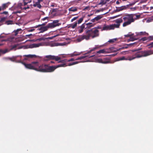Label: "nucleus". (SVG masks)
Returning a JSON list of instances; mask_svg holds the SVG:
<instances>
[{"label":"nucleus","mask_w":153,"mask_h":153,"mask_svg":"<svg viewBox=\"0 0 153 153\" xmlns=\"http://www.w3.org/2000/svg\"><path fill=\"white\" fill-rule=\"evenodd\" d=\"M98 28H100L99 27L86 30L85 31V34L79 36L77 39L78 41L80 42L84 39L88 40L90 39V37L93 39L98 37L99 36V31L97 30Z\"/></svg>","instance_id":"f257e3e1"},{"label":"nucleus","mask_w":153,"mask_h":153,"mask_svg":"<svg viewBox=\"0 0 153 153\" xmlns=\"http://www.w3.org/2000/svg\"><path fill=\"white\" fill-rule=\"evenodd\" d=\"M98 48V47L96 46L94 48H93L90 50V51H88L87 53L83 55V56H81L79 57H78L76 59H74V58H71L68 60H67L66 59H64L62 60H60L58 62V63H65L67 62H69L70 61H74L75 60H81L82 59H83L87 57V58H90L94 56V55H92L91 56H88L86 55L87 54H88L91 53L92 51H94L96 49Z\"/></svg>","instance_id":"f03ea898"},{"label":"nucleus","mask_w":153,"mask_h":153,"mask_svg":"<svg viewBox=\"0 0 153 153\" xmlns=\"http://www.w3.org/2000/svg\"><path fill=\"white\" fill-rule=\"evenodd\" d=\"M36 68V71L43 73L53 72L52 66H49L48 65L44 64L39 65L38 62Z\"/></svg>","instance_id":"7ed1b4c3"},{"label":"nucleus","mask_w":153,"mask_h":153,"mask_svg":"<svg viewBox=\"0 0 153 153\" xmlns=\"http://www.w3.org/2000/svg\"><path fill=\"white\" fill-rule=\"evenodd\" d=\"M134 15V14H127L123 16V19L125 22L123 24V27H125L129 25L134 21V19L133 18Z\"/></svg>","instance_id":"20e7f679"},{"label":"nucleus","mask_w":153,"mask_h":153,"mask_svg":"<svg viewBox=\"0 0 153 153\" xmlns=\"http://www.w3.org/2000/svg\"><path fill=\"white\" fill-rule=\"evenodd\" d=\"M153 54V50L138 51L135 53L134 56L135 58L146 56Z\"/></svg>","instance_id":"39448f33"},{"label":"nucleus","mask_w":153,"mask_h":153,"mask_svg":"<svg viewBox=\"0 0 153 153\" xmlns=\"http://www.w3.org/2000/svg\"><path fill=\"white\" fill-rule=\"evenodd\" d=\"M19 62L23 64L25 67L28 69L36 70V68L38 66V61H34L31 62L30 63L27 64L22 61L20 60L18 62Z\"/></svg>","instance_id":"423d86ee"},{"label":"nucleus","mask_w":153,"mask_h":153,"mask_svg":"<svg viewBox=\"0 0 153 153\" xmlns=\"http://www.w3.org/2000/svg\"><path fill=\"white\" fill-rule=\"evenodd\" d=\"M61 59V57L54 55H47L44 57V60L45 61H47L51 60H55L56 61H59Z\"/></svg>","instance_id":"0eeeda50"},{"label":"nucleus","mask_w":153,"mask_h":153,"mask_svg":"<svg viewBox=\"0 0 153 153\" xmlns=\"http://www.w3.org/2000/svg\"><path fill=\"white\" fill-rule=\"evenodd\" d=\"M119 25L112 24L109 25H104L102 29L103 30H114L115 28H119Z\"/></svg>","instance_id":"6e6552de"},{"label":"nucleus","mask_w":153,"mask_h":153,"mask_svg":"<svg viewBox=\"0 0 153 153\" xmlns=\"http://www.w3.org/2000/svg\"><path fill=\"white\" fill-rule=\"evenodd\" d=\"M131 6V4H129L120 7H116V9L115 10L116 12H118L120 11L125 10L129 6Z\"/></svg>","instance_id":"1a4fd4ad"},{"label":"nucleus","mask_w":153,"mask_h":153,"mask_svg":"<svg viewBox=\"0 0 153 153\" xmlns=\"http://www.w3.org/2000/svg\"><path fill=\"white\" fill-rule=\"evenodd\" d=\"M23 57H25L23 59V61H25L28 60V58H37L39 57V56H36L35 55L29 54L27 55H24Z\"/></svg>","instance_id":"9d476101"},{"label":"nucleus","mask_w":153,"mask_h":153,"mask_svg":"<svg viewBox=\"0 0 153 153\" xmlns=\"http://www.w3.org/2000/svg\"><path fill=\"white\" fill-rule=\"evenodd\" d=\"M97 61L103 64H107L110 63V60L107 58H104L103 59H97Z\"/></svg>","instance_id":"9b49d317"},{"label":"nucleus","mask_w":153,"mask_h":153,"mask_svg":"<svg viewBox=\"0 0 153 153\" xmlns=\"http://www.w3.org/2000/svg\"><path fill=\"white\" fill-rule=\"evenodd\" d=\"M43 1V0H37V1L35 2L33 5L34 7H37L39 9L42 8V6L40 3Z\"/></svg>","instance_id":"f8f14e48"},{"label":"nucleus","mask_w":153,"mask_h":153,"mask_svg":"<svg viewBox=\"0 0 153 153\" xmlns=\"http://www.w3.org/2000/svg\"><path fill=\"white\" fill-rule=\"evenodd\" d=\"M63 63L61 64H60L56 66H52L53 72V71L56 68L60 67H65L67 66L66 65V64L64 63Z\"/></svg>","instance_id":"ddd939ff"},{"label":"nucleus","mask_w":153,"mask_h":153,"mask_svg":"<svg viewBox=\"0 0 153 153\" xmlns=\"http://www.w3.org/2000/svg\"><path fill=\"white\" fill-rule=\"evenodd\" d=\"M85 24L83 23L80 26L78 27V31L79 33H80L83 31L84 29L85 28Z\"/></svg>","instance_id":"4468645a"},{"label":"nucleus","mask_w":153,"mask_h":153,"mask_svg":"<svg viewBox=\"0 0 153 153\" xmlns=\"http://www.w3.org/2000/svg\"><path fill=\"white\" fill-rule=\"evenodd\" d=\"M38 30H40V32L39 33H42L43 32L47 31L48 30V28L47 27V26H46L44 27H41L39 28L38 29Z\"/></svg>","instance_id":"2eb2a0df"},{"label":"nucleus","mask_w":153,"mask_h":153,"mask_svg":"<svg viewBox=\"0 0 153 153\" xmlns=\"http://www.w3.org/2000/svg\"><path fill=\"white\" fill-rule=\"evenodd\" d=\"M81 53V52H77L75 51L73 53L69 54L70 57H72L75 56H77L80 55Z\"/></svg>","instance_id":"dca6fc26"},{"label":"nucleus","mask_w":153,"mask_h":153,"mask_svg":"<svg viewBox=\"0 0 153 153\" xmlns=\"http://www.w3.org/2000/svg\"><path fill=\"white\" fill-rule=\"evenodd\" d=\"M114 21L115 22L117 23L116 25H119V27L120 25V23L122 22H123V19L121 18L117 19L114 20Z\"/></svg>","instance_id":"f3484780"},{"label":"nucleus","mask_w":153,"mask_h":153,"mask_svg":"<svg viewBox=\"0 0 153 153\" xmlns=\"http://www.w3.org/2000/svg\"><path fill=\"white\" fill-rule=\"evenodd\" d=\"M47 26L48 29L49 28H53L56 27V25H54L53 22L48 24Z\"/></svg>","instance_id":"a211bd4d"},{"label":"nucleus","mask_w":153,"mask_h":153,"mask_svg":"<svg viewBox=\"0 0 153 153\" xmlns=\"http://www.w3.org/2000/svg\"><path fill=\"white\" fill-rule=\"evenodd\" d=\"M77 22H75L74 24H71L68 27V28H74L77 25Z\"/></svg>","instance_id":"6ab92c4d"},{"label":"nucleus","mask_w":153,"mask_h":153,"mask_svg":"<svg viewBox=\"0 0 153 153\" xmlns=\"http://www.w3.org/2000/svg\"><path fill=\"white\" fill-rule=\"evenodd\" d=\"M8 7V4L7 3L3 4L1 7V10H4Z\"/></svg>","instance_id":"aec40b11"},{"label":"nucleus","mask_w":153,"mask_h":153,"mask_svg":"<svg viewBox=\"0 0 153 153\" xmlns=\"http://www.w3.org/2000/svg\"><path fill=\"white\" fill-rule=\"evenodd\" d=\"M22 30L21 28L18 29L16 30H14L13 32L15 33V35L16 36L18 33H21Z\"/></svg>","instance_id":"412c9836"},{"label":"nucleus","mask_w":153,"mask_h":153,"mask_svg":"<svg viewBox=\"0 0 153 153\" xmlns=\"http://www.w3.org/2000/svg\"><path fill=\"white\" fill-rule=\"evenodd\" d=\"M18 56H16L15 57H13L12 58L9 57V59L12 61H13V62L15 61L17 58V57ZM19 56L20 57V58L21 59L20 60H22V56Z\"/></svg>","instance_id":"4be33fe9"},{"label":"nucleus","mask_w":153,"mask_h":153,"mask_svg":"<svg viewBox=\"0 0 153 153\" xmlns=\"http://www.w3.org/2000/svg\"><path fill=\"white\" fill-rule=\"evenodd\" d=\"M97 53H107V52L105 51V50L104 49H102L99 50V51L97 52Z\"/></svg>","instance_id":"5701e85b"},{"label":"nucleus","mask_w":153,"mask_h":153,"mask_svg":"<svg viewBox=\"0 0 153 153\" xmlns=\"http://www.w3.org/2000/svg\"><path fill=\"white\" fill-rule=\"evenodd\" d=\"M59 22V20H56L53 21V23L54 24V25H56V27L58 26L61 24L60 23H58Z\"/></svg>","instance_id":"b1692460"},{"label":"nucleus","mask_w":153,"mask_h":153,"mask_svg":"<svg viewBox=\"0 0 153 153\" xmlns=\"http://www.w3.org/2000/svg\"><path fill=\"white\" fill-rule=\"evenodd\" d=\"M138 35L139 36L146 35L148 36L149 34L148 33H147L146 32H141L138 33Z\"/></svg>","instance_id":"393cba45"},{"label":"nucleus","mask_w":153,"mask_h":153,"mask_svg":"<svg viewBox=\"0 0 153 153\" xmlns=\"http://www.w3.org/2000/svg\"><path fill=\"white\" fill-rule=\"evenodd\" d=\"M85 23V25H86L88 26V27H87L86 28H89L91 27H93L94 25V24H93L92 23L90 22L88 23Z\"/></svg>","instance_id":"a878e982"},{"label":"nucleus","mask_w":153,"mask_h":153,"mask_svg":"<svg viewBox=\"0 0 153 153\" xmlns=\"http://www.w3.org/2000/svg\"><path fill=\"white\" fill-rule=\"evenodd\" d=\"M102 17V15H99L97 16L96 17H95V19H96V21H97Z\"/></svg>","instance_id":"bb28decb"},{"label":"nucleus","mask_w":153,"mask_h":153,"mask_svg":"<svg viewBox=\"0 0 153 153\" xmlns=\"http://www.w3.org/2000/svg\"><path fill=\"white\" fill-rule=\"evenodd\" d=\"M77 9L76 7H71L69 9L70 11L75 12L77 11Z\"/></svg>","instance_id":"cd10ccee"},{"label":"nucleus","mask_w":153,"mask_h":153,"mask_svg":"<svg viewBox=\"0 0 153 153\" xmlns=\"http://www.w3.org/2000/svg\"><path fill=\"white\" fill-rule=\"evenodd\" d=\"M134 33H131V32H129L128 33L127 35H124L125 37H131L134 35Z\"/></svg>","instance_id":"c85d7f7f"},{"label":"nucleus","mask_w":153,"mask_h":153,"mask_svg":"<svg viewBox=\"0 0 153 153\" xmlns=\"http://www.w3.org/2000/svg\"><path fill=\"white\" fill-rule=\"evenodd\" d=\"M79 62V61H76L75 62H72V63H69L68 65V66H71V65H74L75 64H78Z\"/></svg>","instance_id":"c756f323"},{"label":"nucleus","mask_w":153,"mask_h":153,"mask_svg":"<svg viewBox=\"0 0 153 153\" xmlns=\"http://www.w3.org/2000/svg\"><path fill=\"white\" fill-rule=\"evenodd\" d=\"M137 39L134 38V37H131L130 38V39L128 40V42L130 41H133L134 40H136Z\"/></svg>","instance_id":"7c9ffc66"},{"label":"nucleus","mask_w":153,"mask_h":153,"mask_svg":"<svg viewBox=\"0 0 153 153\" xmlns=\"http://www.w3.org/2000/svg\"><path fill=\"white\" fill-rule=\"evenodd\" d=\"M13 22L11 20H8L6 22L5 24L7 25L12 24Z\"/></svg>","instance_id":"2f4dec72"},{"label":"nucleus","mask_w":153,"mask_h":153,"mask_svg":"<svg viewBox=\"0 0 153 153\" xmlns=\"http://www.w3.org/2000/svg\"><path fill=\"white\" fill-rule=\"evenodd\" d=\"M147 46L149 48H152L153 47V42L148 45Z\"/></svg>","instance_id":"473e14b6"},{"label":"nucleus","mask_w":153,"mask_h":153,"mask_svg":"<svg viewBox=\"0 0 153 153\" xmlns=\"http://www.w3.org/2000/svg\"><path fill=\"white\" fill-rule=\"evenodd\" d=\"M128 59H126L124 56H122L121 57H120L118 58V59L117 60V61L122 60H127Z\"/></svg>","instance_id":"72a5a7b5"},{"label":"nucleus","mask_w":153,"mask_h":153,"mask_svg":"<svg viewBox=\"0 0 153 153\" xmlns=\"http://www.w3.org/2000/svg\"><path fill=\"white\" fill-rule=\"evenodd\" d=\"M46 25V24L45 23H43L42 25H36V26H35L34 27H32L33 28H37V27H40L42 25V26H45Z\"/></svg>","instance_id":"f704fd0d"},{"label":"nucleus","mask_w":153,"mask_h":153,"mask_svg":"<svg viewBox=\"0 0 153 153\" xmlns=\"http://www.w3.org/2000/svg\"><path fill=\"white\" fill-rule=\"evenodd\" d=\"M30 47L31 48L38 47L39 46L38 44H33L30 45Z\"/></svg>","instance_id":"c9c22d12"},{"label":"nucleus","mask_w":153,"mask_h":153,"mask_svg":"<svg viewBox=\"0 0 153 153\" xmlns=\"http://www.w3.org/2000/svg\"><path fill=\"white\" fill-rule=\"evenodd\" d=\"M65 43H57L56 44V46H63L65 45Z\"/></svg>","instance_id":"e433bc0d"},{"label":"nucleus","mask_w":153,"mask_h":153,"mask_svg":"<svg viewBox=\"0 0 153 153\" xmlns=\"http://www.w3.org/2000/svg\"><path fill=\"white\" fill-rule=\"evenodd\" d=\"M140 41H148V37H144L140 39Z\"/></svg>","instance_id":"4c0bfd02"},{"label":"nucleus","mask_w":153,"mask_h":153,"mask_svg":"<svg viewBox=\"0 0 153 153\" xmlns=\"http://www.w3.org/2000/svg\"><path fill=\"white\" fill-rule=\"evenodd\" d=\"M148 41L153 40V36H150L148 37Z\"/></svg>","instance_id":"58836bf2"},{"label":"nucleus","mask_w":153,"mask_h":153,"mask_svg":"<svg viewBox=\"0 0 153 153\" xmlns=\"http://www.w3.org/2000/svg\"><path fill=\"white\" fill-rule=\"evenodd\" d=\"M116 40H117L116 39H110L108 41V42L109 43H113Z\"/></svg>","instance_id":"ea45409f"},{"label":"nucleus","mask_w":153,"mask_h":153,"mask_svg":"<svg viewBox=\"0 0 153 153\" xmlns=\"http://www.w3.org/2000/svg\"><path fill=\"white\" fill-rule=\"evenodd\" d=\"M83 17H82L81 18L79 19L78 21V23L79 24L82 22L83 19Z\"/></svg>","instance_id":"a19ab883"},{"label":"nucleus","mask_w":153,"mask_h":153,"mask_svg":"<svg viewBox=\"0 0 153 153\" xmlns=\"http://www.w3.org/2000/svg\"><path fill=\"white\" fill-rule=\"evenodd\" d=\"M134 59H135V57H134V56H133L132 57H128L127 59H128V60L131 61Z\"/></svg>","instance_id":"79ce46f5"},{"label":"nucleus","mask_w":153,"mask_h":153,"mask_svg":"<svg viewBox=\"0 0 153 153\" xmlns=\"http://www.w3.org/2000/svg\"><path fill=\"white\" fill-rule=\"evenodd\" d=\"M7 18L6 17H3L1 18V20H0V22H3L5 21Z\"/></svg>","instance_id":"37998d69"},{"label":"nucleus","mask_w":153,"mask_h":153,"mask_svg":"<svg viewBox=\"0 0 153 153\" xmlns=\"http://www.w3.org/2000/svg\"><path fill=\"white\" fill-rule=\"evenodd\" d=\"M134 14L135 15H134V16H135L136 17V19H139L140 18V15H136V14Z\"/></svg>","instance_id":"c03bdc74"},{"label":"nucleus","mask_w":153,"mask_h":153,"mask_svg":"<svg viewBox=\"0 0 153 153\" xmlns=\"http://www.w3.org/2000/svg\"><path fill=\"white\" fill-rule=\"evenodd\" d=\"M141 48H139L138 49H133V50H131V51L133 52L137 51H139L140 50H141Z\"/></svg>","instance_id":"a18cd8bd"},{"label":"nucleus","mask_w":153,"mask_h":153,"mask_svg":"<svg viewBox=\"0 0 153 153\" xmlns=\"http://www.w3.org/2000/svg\"><path fill=\"white\" fill-rule=\"evenodd\" d=\"M78 16H76V17H74L71 20V22H72L73 21L76 20V19L78 18Z\"/></svg>","instance_id":"49530a36"},{"label":"nucleus","mask_w":153,"mask_h":153,"mask_svg":"<svg viewBox=\"0 0 153 153\" xmlns=\"http://www.w3.org/2000/svg\"><path fill=\"white\" fill-rule=\"evenodd\" d=\"M118 51V49L115 48L113 50H111V51L114 52H115Z\"/></svg>","instance_id":"de8ad7c7"},{"label":"nucleus","mask_w":153,"mask_h":153,"mask_svg":"<svg viewBox=\"0 0 153 153\" xmlns=\"http://www.w3.org/2000/svg\"><path fill=\"white\" fill-rule=\"evenodd\" d=\"M130 9L131 11H133L135 10H136V8L135 7H131L130 8Z\"/></svg>","instance_id":"09e8293b"},{"label":"nucleus","mask_w":153,"mask_h":153,"mask_svg":"<svg viewBox=\"0 0 153 153\" xmlns=\"http://www.w3.org/2000/svg\"><path fill=\"white\" fill-rule=\"evenodd\" d=\"M136 44V42H134V43H131V44H127V46H132L133 45H134V44Z\"/></svg>","instance_id":"8fccbe9b"},{"label":"nucleus","mask_w":153,"mask_h":153,"mask_svg":"<svg viewBox=\"0 0 153 153\" xmlns=\"http://www.w3.org/2000/svg\"><path fill=\"white\" fill-rule=\"evenodd\" d=\"M35 30V29H28V31L29 32H32Z\"/></svg>","instance_id":"3c124183"},{"label":"nucleus","mask_w":153,"mask_h":153,"mask_svg":"<svg viewBox=\"0 0 153 153\" xmlns=\"http://www.w3.org/2000/svg\"><path fill=\"white\" fill-rule=\"evenodd\" d=\"M128 48V46L127 45V46L122 47V48H120V49H127Z\"/></svg>","instance_id":"603ef678"},{"label":"nucleus","mask_w":153,"mask_h":153,"mask_svg":"<svg viewBox=\"0 0 153 153\" xmlns=\"http://www.w3.org/2000/svg\"><path fill=\"white\" fill-rule=\"evenodd\" d=\"M1 14H4L5 15L8 14V12L7 11H4L2 13H1Z\"/></svg>","instance_id":"864d4df0"},{"label":"nucleus","mask_w":153,"mask_h":153,"mask_svg":"<svg viewBox=\"0 0 153 153\" xmlns=\"http://www.w3.org/2000/svg\"><path fill=\"white\" fill-rule=\"evenodd\" d=\"M91 21L93 22H95L96 21V19H95V18H94V19H91Z\"/></svg>","instance_id":"5fc2aeb1"},{"label":"nucleus","mask_w":153,"mask_h":153,"mask_svg":"<svg viewBox=\"0 0 153 153\" xmlns=\"http://www.w3.org/2000/svg\"><path fill=\"white\" fill-rule=\"evenodd\" d=\"M32 36V34H28V35H26V37H27L28 38H30V36Z\"/></svg>","instance_id":"6e6d98bb"},{"label":"nucleus","mask_w":153,"mask_h":153,"mask_svg":"<svg viewBox=\"0 0 153 153\" xmlns=\"http://www.w3.org/2000/svg\"><path fill=\"white\" fill-rule=\"evenodd\" d=\"M111 50H111H113L114 49H115L114 47H111L110 48H109Z\"/></svg>","instance_id":"4d7b16f0"},{"label":"nucleus","mask_w":153,"mask_h":153,"mask_svg":"<svg viewBox=\"0 0 153 153\" xmlns=\"http://www.w3.org/2000/svg\"><path fill=\"white\" fill-rule=\"evenodd\" d=\"M4 59L6 60H9V57H4Z\"/></svg>","instance_id":"13d9d810"},{"label":"nucleus","mask_w":153,"mask_h":153,"mask_svg":"<svg viewBox=\"0 0 153 153\" xmlns=\"http://www.w3.org/2000/svg\"><path fill=\"white\" fill-rule=\"evenodd\" d=\"M124 52L125 53L124 54H126L128 53V51H124Z\"/></svg>","instance_id":"bf43d9fd"},{"label":"nucleus","mask_w":153,"mask_h":153,"mask_svg":"<svg viewBox=\"0 0 153 153\" xmlns=\"http://www.w3.org/2000/svg\"><path fill=\"white\" fill-rule=\"evenodd\" d=\"M16 47H17V46L16 45H14L13 46L12 48H15Z\"/></svg>","instance_id":"052dcab7"},{"label":"nucleus","mask_w":153,"mask_h":153,"mask_svg":"<svg viewBox=\"0 0 153 153\" xmlns=\"http://www.w3.org/2000/svg\"><path fill=\"white\" fill-rule=\"evenodd\" d=\"M48 17H45V18H43L42 19V20H45L46 19H48Z\"/></svg>","instance_id":"680f3d73"},{"label":"nucleus","mask_w":153,"mask_h":153,"mask_svg":"<svg viewBox=\"0 0 153 153\" xmlns=\"http://www.w3.org/2000/svg\"><path fill=\"white\" fill-rule=\"evenodd\" d=\"M29 7L28 6L27 7H25L23 8V9H24L25 10H26V9H29Z\"/></svg>","instance_id":"e2e57ef3"},{"label":"nucleus","mask_w":153,"mask_h":153,"mask_svg":"<svg viewBox=\"0 0 153 153\" xmlns=\"http://www.w3.org/2000/svg\"><path fill=\"white\" fill-rule=\"evenodd\" d=\"M28 2H24V6H25L27 4Z\"/></svg>","instance_id":"0e129e2a"},{"label":"nucleus","mask_w":153,"mask_h":153,"mask_svg":"<svg viewBox=\"0 0 153 153\" xmlns=\"http://www.w3.org/2000/svg\"><path fill=\"white\" fill-rule=\"evenodd\" d=\"M55 6V4L54 3L52 4L51 5V7H53Z\"/></svg>","instance_id":"69168bd1"},{"label":"nucleus","mask_w":153,"mask_h":153,"mask_svg":"<svg viewBox=\"0 0 153 153\" xmlns=\"http://www.w3.org/2000/svg\"><path fill=\"white\" fill-rule=\"evenodd\" d=\"M116 4H118L120 3L118 1H116Z\"/></svg>","instance_id":"338daca9"},{"label":"nucleus","mask_w":153,"mask_h":153,"mask_svg":"<svg viewBox=\"0 0 153 153\" xmlns=\"http://www.w3.org/2000/svg\"><path fill=\"white\" fill-rule=\"evenodd\" d=\"M21 13L20 11H16L15 12V13Z\"/></svg>","instance_id":"774afa93"}]
</instances>
